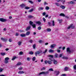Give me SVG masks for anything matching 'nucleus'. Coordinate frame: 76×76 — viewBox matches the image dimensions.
Returning <instances> with one entry per match:
<instances>
[{
  "label": "nucleus",
  "instance_id": "8",
  "mask_svg": "<svg viewBox=\"0 0 76 76\" xmlns=\"http://www.w3.org/2000/svg\"><path fill=\"white\" fill-rule=\"evenodd\" d=\"M1 40H2V41H5V42H6V41H7V39L4 38L3 37H1Z\"/></svg>",
  "mask_w": 76,
  "mask_h": 76
},
{
  "label": "nucleus",
  "instance_id": "40",
  "mask_svg": "<svg viewBox=\"0 0 76 76\" xmlns=\"http://www.w3.org/2000/svg\"><path fill=\"white\" fill-rule=\"evenodd\" d=\"M36 59V58H35V57H34L32 58V60L33 61H35Z\"/></svg>",
  "mask_w": 76,
  "mask_h": 76
},
{
  "label": "nucleus",
  "instance_id": "26",
  "mask_svg": "<svg viewBox=\"0 0 76 76\" xmlns=\"http://www.w3.org/2000/svg\"><path fill=\"white\" fill-rule=\"evenodd\" d=\"M48 63L49 64H52V62L50 61H48Z\"/></svg>",
  "mask_w": 76,
  "mask_h": 76
},
{
  "label": "nucleus",
  "instance_id": "35",
  "mask_svg": "<svg viewBox=\"0 0 76 76\" xmlns=\"http://www.w3.org/2000/svg\"><path fill=\"white\" fill-rule=\"evenodd\" d=\"M21 64L20 62H18V63L17 64V66H19L20 65H21Z\"/></svg>",
  "mask_w": 76,
  "mask_h": 76
},
{
  "label": "nucleus",
  "instance_id": "7",
  "mask_svg": "<svg viewBox=\"0 0 76 76\" xmlns=\"http://www.w3.org/2000/svg\"><path fill=\"white\" fill-rule=\"evenodd\" d=\"M66 51L67 52H68L69 53H71V51L70 49V48H68L66 49Z\"/></svg>",
  "mask_w": 76,
  "mask_h": 76
},
{
  "label": "nucleus",
  "instance_id": "13",
  "mask_svg": "<svg viewBox=\"0 0 76 76\" xmlns=\"http://www.w3.org/2000/svg\"><path fill=\"white\" fill-rule=\"evenodd\" d=\"M35 23L38 24L39 25H41V22L39 21H37L35 22Z\"/></svg>",
  "mask_w": 76,
  "mask_h": 76
},
{
  "label": "nucleus",
  "instance_id": "39",
  "mask_svg": "<svg viewBox=\"0 0 76 76\" xmlns=\"http://www.w3.org/2000/svg\"><path fill=\"white\" fill-rule=\"evenodd\" d=\"M49 7L48 6H46L45 7V9L46 10H49Z\"/></svg>",
  "mask_w": 76,
  "mask_h": 76
},
{
  "label": "nucleus",
  "instance_id": "16",
  "mask_svg": "<svg viewBox=\"0 0 76 76\" xmlns=\"http://www.w3.org/2000/svg\"><path fill=\"white\" fill-rule=\"evenodd\" d=\"M21 44H22V42L20 41L18 42V45L19 46H20Z\"/></svg>",
  "mask_w": 76,
  "mask_h": 76
},
{
  "label": "nucleus",
  "instance_id": "20",
  "mask_svg": "<svg viewBox=\"0 0 76 76\" xmlns=\"http://www.w3.org/2000/svg\"><path fill=\"white\" fill-rule=\"evenodd\" d=\"M57 61L55 60H54L53 61V63H54V64H57Z\"/></svg>",
  "mask_w": 76,
  "mask_h": 76
},
{
  "label": "nucleus",
  "instance_id": "46",
  "mask_svg": "<svg viewBox=\"0 0 76 76\" xmlns=\"http://www.w3.org/2000/svg\"><path fill=\"white\" fill-rule=\"evenodd\" d=\"M38 30H41V27L39 26L38 28Z\"/></svg>",
  "mask_w": 76,
  "mask_h": 76
},
{
  "label": "nucleus",
  "instance_id": "31",
  "mask_svg": "<svg viewBox=\"0 0 76 76\" xmlns=\"http://www.w3.org/2000/svg\"><path fill=\"white\" fill-rule=\"evenodd\" d=\"M68 69V67H66L65 68L64 70L65 71H67Z\"/></svg>",
  "mask_w": 76,
  "mask_h": 76
},
{
  "label": "nucleus",
  "instance_id": "6",
  "mask_svg": "<svg viewBox=\"0 0 76 76\" xmlns=\"http://www.w3.org/2000/svg\"><path fill=\"white\" fill-rule=\"evenodd\" d=\"M56 46V44H53L51 45L50 47L51 48H55Z\"/></svg>",
  "mask_w": 76,
  "mask_h": 76
},
{
  "label": "nucleus",
  "instance_id": "12",
  "mask_svg": "<svg viewBox=\"0 0 76 76\" xmlns=\"http://www.w3.org/2000/svg\"><path fill=\"white\" fill-rule=\"evenodd\" d=\"M30 34V31H28L26 33V35H29Z\"/></svg>",
  "mask_w": 76,
  "mask_h": 76
},
{
  "label": "nucleus",
  "instance_id": "54",
  "mask_svg": "<svg viewBox=\"0 0 76 76\" xmlns=\"http://www.w3.org/2000/svg\"><path fill=\"white\" fill-rule=\"evenodd\" d=\"M45 63L46 64L48 63V61L47 60H46L45 61Z\"/></svg>",
  "mask_w": 76,
  "mask_h": 76
},
{
  "label": "nucleus",
  "instance_id": "61",
  "mask_svg": "<svg viewBox=\"0 0 76 76\" xmlns=\"http://www.w3.org/2000/svg\"><path fill=\"white\" fill-rule=\"evenodd\" d=\"M6 30H7L6 28H4V31H6Z\"/></svg>",
  "mask_w": 76,
  "mask_h": 76
},
{
  "label": "nucleus",
  "instance_id": "19",
  "mask_svg": "<svg viewBox=\"0 0 76 76\" xmlns=\"http://www.w3.org/2000/svg\"><path fill=\"white\" fill-rule=\"evenodd\" d=\"M26 5L25 4H22L20 5V6L21 7L23 8V7H24Z\"/></svg>",
  "mask_w": 76,
  "mask_h": 76
},
{
  "label": "nucleus",
  "instance_id": "53",
  "mask_svg": "<svg viewBox=\"0 0 76 76\" xmlns=\"http://www.w3.org/2000/svg\"><path fill=\"white\" fill-rule=\"evenodd\" d=\"M34 49H35V45H34L33 46Z\"/></svg>",
  "mask_w": 76,
  "mask_h": 76
},
{
  "label": "nucleus",
  "instance_id": "15",
  "mask_svg": "<svg viewBox=\"0 0 76 76\" xmlns=\"http://www.w3.org/2000/svg\"><path fill=\"white\" fill-rule=\"evenodd\" d=\"M61 8L62 9H65V6H63V5H61L60 6Z\"/></svg>",
  "mask_w": 76,
  "mask_h": 76
},
{
  "label": "nucleus",
  "instance_id": "34",
  "mask_svg": "<svg viewBox=\"0 0 76 76\" xmlns=\"http://www.w3.org/2000/svg\"><path fill=\"white\" fill-rule=\"evenodd\" d=\"M29 54L32 55L33 54H34V52H30L29 53Z\"/></svg>",
  "mask_w": 76,
  "mask_h": 76
},
{
  "label": "nucleus",
  "instance_id": "63",
  "mask_svg": "<svg viewBox=\"0 0 76 76\" xmlns=\"http://www.w3.org/2000/svg\"><path fill=\"white\" fill-rule=\"evenodd\" d=\"M48 24L49 26H51V23L50 22H48Z\"/></svg>",
  "mask_w": 76,
  "mask_h": 76
},
{
  "label": "nucleus",
  "instance_id": "24",
  "mask_svg": "<svg viewBox=\"0 0 76 76\" xmlns=\"http://www.w3.org/2000/svg\"><path fill=\"white\" fill-rule=\"evenodd\" d=\"M58 22H59V23H61V22H62V21H63V20H62V19L58 20Z\"/></svg>",
  "mask_w": 76,
  "mask_h": 76
},
{
  "label": "nucleus",
  "instance_id": "60",
  "mask_svg": "<svg viewBox=\"0 0 76 76\" xmlns=\"http://www.w3.org/2000/svg\"><path fill=\"white\" fill-rule=\"evenodd\" d=\"M62 2H65V0H60Z\"/></svg>",
  "mask_w": 76,
  "mask_h": 76
},
{
  "label": "nucleus",
  "instance_id": "9",
  "mask_svg": "<svg viewBox=\"0 0 76 76\" xmlns=\"http://www.w3.org/2000/svg\"><path fill=\"white\" fill-rule=\"evenodd\" d=\"M31 28V27L30 26H29L26 29V31H28L30 29V28Z\"/></svg>",
  "mask_w": 76,
  "mask_h": 76
},
{
  "label": "nucleus",
  "instance_id": "11",
  "mask_svg": "<svg viewBox=\"0 0 76 76\" xmlns=\"http://www.w3.org/2000/svg\"><path fill=\"white\" fill-rule=\"evenodd\" d=\"M20 36L21 37H26V34H20Z\"/></svg>",
  "mask_w": 76,
  "mask_h": 76
},
{
  "label": "nucleus",
  "instance_id": "23",
  "mask_svg": "<svg viewBox=\"0 0 76 76\" xmlns=\"http://www.w3.org/2000/svg\"><path fill=\"white\" fill-rule=\"evenodd\" d=\"M52 25L53 26H55V23H54V20L52 21Z\"/></svg>",
  "mask_w": 76,
  "mask_h": 76
},
{
  "label": "nucleus",
  "instance_id": "45",
  "mask_svg": "<svg viewBox=\"0 0 76 76\" xmlns=\"http://www.w3.org/2000/svg\"><path fill=\"white\" fill-rule=\"evenodd\" d=\"M46 14V13H45V12H43V14H42V15L44 16H45V15Z\"/></svg>",
  "mask_w": 76,
  "mask_h": 76
},
{
  "label": "nucleus",
  "instance_id": "57",
  "mask_svg": "<svg viewBox=\"0 0 76 76\" xmlns=\"http://www.w3.org/2000/svg\"><path fill=\"white\" fill-rule=\"evenodd\" d=\"M57 52L58 53H60V50L57 49Z\"/></svg>",
  "mask_w": 76,
  "mask_h": 76
},
{
  "label": "nucleus",
  "instance_id": "51",
  "mask_svg": "<svg viewBox=\"0 0 76 76\" xmlns=\"http://www.w3.org/2000/svg\"><path fill=\"white\" fill-rule=\"evenodd\" d=\"M42 19H43V21L44 22H45V20H46V19H45V18H42Z\"/></svg>",
  "mask_w": 76,
  "mask_h": 76
},
{
  "label": "nucleus",
  "instance_id": "50",
  "mask_svg": "<svg viewBox=\"0 0 76 76\" xmlns=\"http://www.w3.org/2000/svg\"><path fill=\"white\" fill-rule=\"evenodd\" d=\"M59 73H60V72L59 71H57L56 72L57 74L56 75V76H57V75H58V74H59Z\"/></svg>",
  "mask_w": 76,
  "mask_h": 76
},
{
  "label": "nucleus",
  "instance_id": "27",
  "mask_svg": "<svg viewBox=\"0 0 76 76\" xmlns=\"http://www.w3.org/2000/svg\"><path fill=\"white\" fill-rule=\"evenodd\" d=\"M69 4H75V3L73 1H71L69 3Z\"/></svg>",
  "mask_w": 76,
  "mask_h": 76
},
{
  "label": "nucleus",
  "instance_id": "42",
  "mask_svg": "<svg viewBox=\"0 0 76 76\" xmlns=\"http://www.w3.org/2000/svg\"><path fill=\"white\" fill-rule=\"evenodd\" d=\"M30 8L29 7H25V9H29Z\"/></svg>",
  "mask_w": 76,
  "mask_h": 76
},
{
  "label": "nucleus",
  "instance_id": "32",
  "mask_svg": "<svg viewBox=\"0 0 76 76\" xmlns=\"http://www.w3.org/2000/svg\"><path fill=\"white\" fill-rule=\"evenodd\" d=\"M34 11V9H32L31 10H30L29 11V12H33Z\"/></svg>",
  "mask_w": 76,
  "mask_h": 76
},
{
  "label": "nucleus",
  "instance_id": "43",
  "mask_svg": "<svg viewBox=\"0 0 76 76\" xmlns=\"http://www.w3.org/2000/svg\"><path fill=\"white\" fill-rule=\"evenodd\" d=\"M62 58L63 59H67V57L64 56L62 57Z\"/></svg>",
  "mask_w": 76,
  "mask_h": 76
},
{
  "label": "nucleus",
  "instance_id": "10",
  "mask_svg": "<svg viewBox=\"0 0 76 76\" xmlns=\"http://www.w3.org/2000/svg\"><path fill=\"white\" fill-rule=\"evenodd\" d=\"M18 74H23L24 73V72L23 71H19L18 72Z\"/></svg>",
  "mask_w": 76,
  "mask_h": 76
},
{
  "label": "nucleus",
  "instance_id": "38",
  "mask_svg": "<svg viewBox=\"0 0 76 76\" xmlns=\"http://www.w3.org/2000/svg\"><path fill=\"white\" fill-rule=\"evenodd\" d=\"M29 42H30V43H32V42H33V40L32 39L30 40H29Z\"/></svg>",
  "mask_w": 76,
  "mask_h": 76
},
{
  "label": "nucleus",
  "instance_id": "25",
  "mask_svg": "<svg viewBox=\"0 0 76 76\" xmlns=\"http://www.w3.org/2000/svg\"><path fill=\"white\" fill-rule=\"evenodd\" d=\"M17 57H17L16 56H13L12 58V60H14L15 59V58H16Z\"/></svg>",
  "mask_w": 76,
  "mask_h": 76
},
{
  "label": "nucleus",
  "instance_id": "44",
  "mask_svg": "<svg viewBox=\"0 0 76 76\" xmlns=\"http://www.w3.org/2000/svg\"><path fill=\"white\" fill-rule=\"evenodd\" d=\"M45 70V68L44 67H43L41 69V70Z\"/></svg>",
  "mask_w": 76,
  "mask_h": 76
},
{
  "label": "nucleus",
  "instance_id": "21",
  "mask_svg": "<svg viewBox=\"0 0 76 76\" xmlns=\"http://www.w3.org/2000/svg\"><path fill=\"white\" fill-rule=\"evenodd\" d=\"M48 32H50L51 31V29L50 28H48L47 29Z\"/></svg>",
  "mask_w": 76,
  "mask_h": 76
},
{
  "label": "nucleus",
  "instance_id": "37",
  "mask_svg": "<svg viewBox=\"0 0 76 76\" xmlns=\"http://www.w3.org/2000/svg\"><path fill=\"white\" fill-rule=\"evenodd\" d=\"M74 69V70H76V65H74L73 67Z\"/></svg>",
  "mask_w": 76,
  "mask_h": 76
},
{
  "label": "nucleus",
  "instance_id": "36",
  "mask_svg": "<svg viewBox=\"0 0 76 76\" xmlns=\"http://www.w3.org/2000/svg\"><path fill=\"white\" fill-rule=\"evenodd\" d=\"M36 53H37V54H40V52L39 51H37L36 52H35Z\"/></svg>",
  "mask_w": 76,
  "mask_h": 76
},
{
  "label": "nucleus",
  "instance_id": "17",
  "mask_svg": "<svg viewBox=\"0 0 76 76\" xmlns=\"http://www.w3.org/2000/svg\"><path fill=\"white\" fill-rule=\"evenodd\" d=\"M54 51L53 50H52L51 49H50L49 50V53H53Z\"/></svg>",
  "mask_w": 76,
  "mask_h": 76
},
{
  "label": "nucleus",
  "instance_id": "48",
  "mask_svg": "<svg viewBox=\"0 0 76 76\" xmlns=\"http://www.w3.org/2000/svg\"><path fill=\"white\" fill-rule=\"evenodd\" d=\"M23 54V52L21 51L19 52V54H20V55H22V54Z\"/></svg>",
  "mask_w": 76,
  "mask_h": 76
},
{
  "label": "nucleus",
  "instance_id": "47",
  "mask_svg": "<svg viewBox=\"0 0 76 76\" xmlns=\"http://www.w3.org/2000/svg\"><path fill=\"white\" fill-rule=\"evenodd\" d=\"M28 61H30L31 60V58L29 57H28L27 58Z\"/></svg>",
  "mask_w": 76,
  "mask_h": 76
},
{
  "label": "nucleus",
  "instance_id": "52",
  "mask_svg": "<svg viewBox=\"0 0 76 76\" xmlns=\"http://www.w3.org/2000/svg\"><path fill=\"white\" fill-rule=\"evenodd\" d=\"M55 56L56 58H57V57H58V54H55Z\"/></svg>",
  "mask_w": 76,
  "mask_h": 76
},
{
  "label": "nucleus",
  "instance_id": "18",
  "mask_svg": "<svg viewBox=\"0 0 76 76\" xmlns=\"http://www.w3.org/2000/svg\"><path fill=\"white\" fill-rule=\"evenodd\" d=\"M59 15L61 16H63L64 17L65 16V15L63 13H61Z\"/></svg>",
  "mask_w": 76,
  "mask_h": 76
},
{
  "label": "nucleus",
  "instance_id": "62",
  "mask_svg": "<svg viewBox=\"0 0 76 76\" xmlns=\"http://www.w3.org/2000/svg\"><path fill=\"white\" fill-rule=\"evenodd\" d=\"M65 16L67 18V19H69V17H68L67 16Z\"/></svg>",
  "mask_w": 76,
  "mask_h": 76
},
{
  "label": "nucleus",
  "instance_id": "22",
  "mask_svg": "<svg viewBox=\"0 0 76 76\" xmlns=\"http://www.w3.org/2000/svg\"><path fill=\"white\" fill-rule=\"evenodd\" d=\"M63 38L64 39H67L68 38H67V37L66 35H65L63 37Z\"/></svg>",
  "mask_w": 76,
  "mask_h": 76
},
{
  "label": "nucleus",
  "instance_id": "14",
  "mask_svg": "<svg viewBox=\"0 0 76 76\" xmlns=\"http://www.w3.org/2000/svg\"><path fill=\"white\" fill-rule=\"evenodd\" d=\"M44 72H40V73H39V75H45L44 74Z\"/></svg>",
  "mask_w": 76,
  "mask_h": 76
},
{
  "label": "nucleus",
  "instance_id": "4",
  "mask_svg": "<svg viewBox=\"0 0 76 76\" xmlns=\"http://www.w3.org/2000/svg\"><path fill=\"white\" fill-rule=\"evenodd\" d=\"M9 60V57H6L5 58V63H8V60Z\"/></svg>",
  "mask_w": 76,
  "mask_h": 76
},
{
  "label": "nucleus",
  "instance_id": "59",
  "mask_svg": "<svg viewBox=\"0 0 76 76\" xmlns=\"http://www.w3.org/2000/svg\"><path fill=\"white\" fill-rule=\"evenodd\" d=\"M39 43H41V42H42V40H39Z\"/></svg>",
  "mask_w": 76,
  "mask_h": 76
},
{
  "label": "nucleus",
  "instance_id": "28",
  "mask_svg": "<svg viewBox=\"0 0 76 76\" xmlns=\"http://www.w3.org/2000/svg\"><path fill=\"white\" fill-rule=\"evenodd\" d=\"M49 73V71H48L46 72H44V74L45 75H47V74H48Z\"/></svg>",
  "mask_w": 76,
  "mask_h": 76
},
{
  "label": "nucleus",
  "instance_id": "2",
  "mask_svg": "<svg viewBox=\"0 0 76 76\" xmlns=\"http://www.w3.org/2000/svg\"><path fill=\"white\" fill-rule=\"evenodd\" d=\"M0 21L2 22H7V20L6 19H5L3 18H0Z\"/></svg>",
  "mask_w": 76,
  "mask_h": 76
},
{
  "label": "nucleus",
  "instance_id": "33",
  "mask_svg": "<svg viewBox=\"0 0 76 76\" xmlns=\"http://www.w3.org/2000/svg\"><path fill=\"white\" fill-rule=\"evenodd\" d=\"M18 69L19 70H21L22 69H23V68L22 67H20L18 68Z\"/></svg>",
  "mask_w": 76,
  "mask_h": 76
},
{
  "label": "nucleus",
  "instance_id": "3",
  "mask_svg": "<svg viewBox=\"0 0 76 76\" xmlns=\"http://www.w3.org/2000/svg\"><path fill=\"white\" fill-rule=\"evenodd\" d=\"M75 28V26H73V25L72 24L70 26L68 27L67 29H70V28L74 29V28Z\"/></svg>",
  "mask_w": 76,
  "mask_h": 76
},
{
  "label": "nucleus",
  "instance_id": "49",
  "mask_svg": "<svg viewBox=\"0 0 76 76\" xmlns=\"http://www.w3.org/2000/svg\"><path fill=\"white\" fill-rule=\"evenodd\" d=\"M9 42H12V41L13 40H12V39H9Z\"/></svg>",
  "mask_w": 76,
  "mask_h": 76
},
{
  "label": "nucleus",
  "instance_id": "1",
  "mask_svg": "<svg viewBox=\"0 0 76 76\" xmlns=\"http://www.w3.org/2000/svg\"><path fill=\"white\" fill-rule=\"evenodd\" d=\"M29 23L30 25L32 26L33 28H36V25H35V24H33V22L32 21H30Z\"/></svg>",
  "mask_w": 76,
  "mask_h": 76
},
{
  "label": "nucleus",
  "instance_id": "29",
  "mask_svg": "<svg viewBox=\"0 0 76 76\" xmlns=\"http://www.w3.org/2000/svg\"><path fill=\"white\" fill-rule=\"evenodd\" d=\"M28 17V18H30V19H31V18H34V17L32 15H29Z\"/></svg>",
  "mask_w": 76,
  "mask_h": 76
},
{
  "label": "nucleus",
  "instance_id": "58",
  "mask_svg": "<svg viewBox=\"0 0 76 76\" xmlns=\"http://www.w3.org/2000/svg\"><path fill=\"white\" fill-rule=\"evenodd\" d=\"M62 56H63V54H60L59 55V57H61Z\"/></svg>",
  "mask_w": 76,
  "mask_h": 76
},
{
  "label": "nucleus",
  "instance_id": "41",
  "mask_svg": "<svg viewBox=\"0 0 76 76\" xmlns=\"http://www.w3.org/2000/svg\"><path fill=\"white\" fill-rule=\"evenodd\" d=\"M49 71H52V72H53L54 71V70H53V68H50L49 69Z\"/></svg>",
  "mask_w": 76,
  "mask_h": 76
},
{
  "label": "nucleus",
  "instance_id": "64",
  "mask_svg": "<svg viewBox=\"0 0 76 76\" xmlns=\"http://www.w3.org/2000/svg\"><path fill=\"white\" fill-rule=\"evenodd\" d=\"M61 76H66V74H62V75H61Z\"/></svg>",
  "mask_w": 76,
  "mask_h": 76
},
{
  "label": "nucleus",
  "instance_id": "56",
  "mask_svg": "<svg viewBox=\"0 0 76 76\" xmlns=\"http://www.w3.org/2000/svg\"><path fill=\"white\" fill-rule=\"evenodd\" d=\"M28 1L29 2V3H31V4H32V3H33V2L31 1Z\"/></svg>",
  "mask_w": 76,
  "mask_h": 76
},
{
  "label": "nucleus",
  "instance_id": "5",
  "mask_svg": "<svg viewBox=\"0 0 76 76\" xmlns=\"http://www.w3.org/2000/svg\"><path fill=\"white\" fill-rule=\"evenodd\" d=\"M48 57H50V58H49V60H50V61H53V60H52V59L53 57V55H48Z\"/></svg>",
  "mask_w": 76,
  "mask_h": 76
},
{
  "label": "nucleus",
  "instance_id": "55",
  "mask_svg": "<svg viewBox=\"0 0 76 76\" xmlns=\"http://www.w3.org/2000/svg\"><path fill=\"white\" fill-rule=\"evenodd\" d=\"M3 72V69L0 68V72Z\"/></svg>",
  "mask_w": 76,
  "mask_h": 76
},
{
  "label": "nucleus",
  "instance_id": "30",
  "mask_svg": "<svg viewBox=\"0 0 76 76\" xmlns=\"http://www.w3.org/2000/svg\"><path fill=\"white\" fill-rule=\"evenodd\" d=\"M1 56H4L6 54H5V53H1Z\"/></svg>",
  "mask_w": 76,
  "mask_h": 76
}]
</instances>
